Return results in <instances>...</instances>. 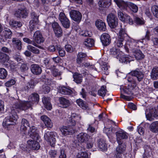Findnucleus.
I'll list each match as a JSON object with an SVG mask.
<instances>
[{
  "instance_id": "nucleus-26",
  "label": "nucleus",
  "mask_w": 158,
  "mask_h": 158,
  "mask_svg": "<svg viewBox=\"0 0 158 158\" xmlns=\"http://www.w3.org/2000/svg\"><path fill=\"white\" fill-rule=\"evenodd\" d=\"M29 126L28 121L24 118L22 119L21 125L20 127L21 132L23 134H26L27 133V127Z\"/></svg>"
},
{
  "instance_id": "nucleus-7",
  "label": "nucleus",
  "mask_w": 158,
  "mask_h": 158,
  "mask_svg": "<svg viewBox=\"0 0 158 158\" xmlns=\"http://www.w3.org/2000/svg\"><path fill=\"white\" fill-rule=\"evenodd\" d=\"M126 148V146L123 144H118L116 148L113 158H122Z\"/></svg>"
},
{
  "instance_id": "nucleus-12",
  "label": "nucleus",
  "mask_w": 158,
  "mask_h": 158,
  "mask_svg": "<svg viewBox=\"0 0 158 158\" xmlns=\"http://www.w3.org/2000/svg\"><path fill=\"white\" fill-rule=\"evenodd\" d=\"M60 131L62 135L66 136L73 135L75 132V130L69 126H63L60 128Z\"/></svg>"
},
{
  "instance_id": "nucleus-3",
  "label": "nucleus",
  "mask_w": 158,
  "mask_h": 158,
  "mask_svg": "<svg viewBox=\"0 0 158 158\" xmlns=\"http://www.w3.org/2000/svg\"><path fill=\"white\" fill-rule=\"evenodd\" d=\"M110 54L119 60L120 62L127 64L132 60L131 56L125 55L123 52L118 49L113 47L110 49Z\"/></svg>"
},
{
  "instance_id": "nucleus-51",
  "label": "nucleus",
  "mask_w": 158,
  "mask_h": 158,
  "mask_svg": "<svg viewBox=\"0 0 158 158\" xmlns=\"http://www.w3.org/2000/svg\"><path fill=\"white\" fill-rule=\"evenodd\" d=\"M7 75L6 70L3 68L0 69V79H4L6 78Z\"/></svg>"
},
{
  "instance_id": "nucleus-10",
  "label": "nucleus",
  "mask_w": 158,
  "mask_h": 158,
  "mask_svg": "<svg viewBox=\"0 0 158 158\" xmlns=\"http://www.w3.org/2000/svg\"><path fill=\"white\" fill-rule=\"evenodd\" d=\"M0 59L5 66L12 67V66H15L13 64V62L9 59V56L6 54L0 51Z\"/></svg>"
},
{
  "instance_id": "nucleus-8",
  "label": "nucleus",
  "mask_w": 158,
  "mask_h": 158,
  "mask_svg": "<svg viewBox=\"0 0 158 158\" xmlns=\"http://www.w3.org/2000/svg\"><path fill=\"white\" fill-rule=\"evenodd\" d=\"M108 25L111 28H114L118 25V19L113 14L110 13L107 17Z\"/></svg>"
},
{
  "instance_id": "nucleus-52",
  "label": "nucleus",
  "mask_w": 158,
  "mask_h": 158,
  "mask_svg": "<svg viewBox=\"0 0 158 158\" xmlns=\"http://www.w3.org/2000/svg\"><path fill=\"white\" fill-rule=\"evenodd\" d=\"M77 158H89L88 153L85 152H80L77 155Z\"/></svg>"
},
{
  "instance_id": "nucleus-25",
  "label": "nucleus",
  "mask_w": 158,
  "mask_h": 158,
  "mask_svg": "<svg viewBox=\"0 0 158 158\" xmlns=\"http://www.w3.org/2000/svg\"><path fill=\"white\" fill-rule=\"evenodd\" d=\"M31 72L35 75H39L42 72L41 67L37 64H33L31 65Z\"/></svg>"
},
{
  "instance_id": "nucleus-48",
  "label": "nucleus",
  "mask_w": 158,
  "mask_h": 158,
  "mask_svg": "<svg viewBox=\"0 0 158 158\" xmlns=\"http://www.w3.org/2000/svg\"><path fill=\"white\" fill-rule=\"evenodd\" d=\"M23 41L27 43L31 44L34 46L40 48H42V47L40 45H38L34 41H31L30 39L27 38H24L23 39Z\"/></svg>"
},
{
  "instance_id": "nucleus-41",
  "label": "nucleus",
  "mask_w": 158,
  "mask_h": 158,
  "mask_svg": "<svg viewBox=\"0 0 158 158\" xmlns=\"http://www.w3.org/2000/svg\"><path fill=\"white\" fill-rule=\"evenodd\" d=\"M73 77L74 81L77 83H80L82 81V76L81 74L75 73L73 75Z\"/></svg>"
},
{
  "instance_id": "nucleus-61",
  "label": "nucleus",
  "mask_w": 158,
  "mask_h": 158,
  "mask_svg": "<svg viewBox=\"0 0 158 158\" xmlns=\"http://www.w3.org/2000/svg\"><path fill=\"white\" fill-rule=\"evenodd\" d=\"M135 20L136 23L138 24L142 25L144 23V21L142 18L136 17L135 18Z\"/></svg>"
},
{
  "instance_id": "nucleus-16",
  "label": "nucleus",
  "mask_w": 158,
  "mask_h": 158,
  "mask_svg": "<svg viewBox=\"0 0 158 158\" xmlns=\"http://www.w3.org/2000/svg\"><path fill=\"white\" fill-rule=\"evenodd\" d=\"M52 27L56 37H59L62 36L63 33L62 29L57 23L55 22L52 23Z\"/></svg>"
},
{
  "instance_id": "nucleus-33",
  "label": "nucleus",
  "mask_w": 158,
  "mask_h": 158,
  "mask_svg": "<svg viewBox=\"0 0 158 158\" xmlns=\"http://www.w3.org/2000/svg\"><path fill=\"white\" fill-rule=\"evenodd\" d=\"M12 42L14 46L19 50H20L22 48V43L20 40L15 38L13 39Z\"/></svg>"
},
{
  "instance_id": "nucleus-64",
  "label": "nucleus",
  "mask_w": 158,
  "mask_h": 158,
  "mask_svg": "<svg viewBox=\"0 0 158 158\" xmlns=\"http://www.w3.org/2000/svg\"><path fill=\"white\" fill-rule=\"evenodd\" d=\"M137 130L139 133L140 135H143L144 132V129L139 126L137 127Z\"/></svg>"
},
{
  "instance_id": "nucleus-59",
  "label": "nucleus",
  "mask_w": 158,
  "mask_h": 158,
  "mask_svg": "<svg viewBox=\"0 0 158 158\" xmlns=\"http://www.w3.org/2000/svg\"><path fill=\"white\" fill-rule=\"evenodd\" d=\"M87 130L88 132L94 134L96 132V130L95 129L90 125H89V127L87 129Z\"/></svg>"
},
{
  "instance_id": "nucleus-63",
  "label": "nucleus",
  "mask_w": 158,
  "mask_h": 158,
  "mask_svg": "<svg viewBox=\"0 0 158 158\" xmlns=\"http://www.w3.org/2000/svg\"><path fill=\"white\" fill-rule=\"evenodd\" d=\"M35 86V84L33 81H31L29 82L27 84V88L26 89H28L30 88H33Z\"/></svg>"
},
{
  "instance_id": "nucleus-4",
  "label": "nucleus",
  "mask_w": 158,
  "mask_h": 158,
  "mask_svg": "<svg viewBox=\"0 0 158 158\" xmlns=\"http://www.w3.org/2000/svg\"><path fill=\"white\" fill-rule=\"evenodd\" d=\"M58 137L57 134L55 132H46L44 135V139L48 142H49L51 147H54L56 142L55 137Z\"/></svg>"
},
{
  "instance_id": "nucleus-49",
  "label": "nucleus",
  "mask_w": 158,
  "mask_h": 158,
  "mask_svg": "<svg viewBox=\"0 0 158 158\" xmlns=\"http://www.w3.org/2000/svg\"><path fill=\"white\" fill-rule=\"evenodd\" d=\"M135 58L138 60H140L143 58L144 56L141 51L140 50L137 51L134 54Z\"/></svg>"
},
{
  "instance_id": "nucleus-47",
  "label": "nucleus",
  "mask_w": 158,
  "mask_h": 158,
  "mask_svg": "<svg viewBox=\"0 0 158 158\" xmlns=\"http://www.w3.org/2000/svg\"><path fill=\"white\" fill-rule=\"evenodd\" d=\"M27 48L28 50L31 51L33 53L38 54L40 53V51L39 49L32 46L31 45H28L27 46Z\"/></svg>"
},
{
  "instance_id": "nucleus-30",
  "label": "nucleus",
  "mask_w": 158,
  "mask_h": 158,
  "mask_svg": "<svg viewBox=\"0 0 158 158\" xmlns=\"http://www.w3.org/2000/svg\"><path fill=\"white\" fill-rule=\"evenodd\" d=\"M94 40L92 39L87 38L85 39L83 43V45L87 48L93 47L94 45Z\"/></svg>"
},
{
  "instance_id": "nucleus-27",
  "label": "nucleus",
  "mask_w": 158,
  "mask_h": 158,
  "mask_svg": "<svg viewBox=\"0 0 158 158\" xmlns=\"http://www.w3.org/2000/svg\"><path fill=\"white\" fill-rule=\"evenodd\" d=\"M95 25L97 28L99 30L105 31L106 30L105 23L101 20H97L95 22Z\"/></svg>"
},
{
  "instance_id": "nucleus-34",
  "label": "nucleus",
  "mask_w": 158,
  "mask_h": 158,
  "mask_svg": "<svg viewBox=\"0 0 158 158\" xmlns=\"http://www.w3.org/2000/svg\"><path fill=\"white\" fill-rule=\"evenodd\" d=\"M58 92L63 94L70 95L72 94V91L65 87L62 86L59 87Z\"/></svg>"
},
{
  "instance_id": "nucleus-24",
  "label": "nucleus",
  "mask_w": 158,
  "mask_h": 158,
  "mask_svg": "<svg viewBox=\"0 0 158 158\" xmlns=\"http://www.w3.org/2000/svg\"><path fill=\"white\" fill-rule=\"evenodd\" d=\"M41 119L43 122L45 126L48 128H52L53 127V124L51 120L47 116L43 115L40 117Z\"/></svg>"
},
{
  "instance_id": "nucleus-38",
  "label": "nucleus",
  "mask_w": 158,
  "mask_h": 158,
  "mask_svg": "<svg viewBox=\"0 0 158 158\" xmlns=\"http://www.w3.org/2000/svg\"><path fill=\"white\" fill-rule=\"evenodd\" d=\"M86 56V54L85 53L82 52H79L77 56V63L80 64Z\"/></svg>"
},
{
  "instance_id": "nucleus-50",
  "label": "nucleus",
  "mask_w": 158,
  "mask_h": 158,
  "mask_svg": "<svg viewBox=\"0 0 158 158\" xmlns=\"http://www.w3.org/2000/svg\"><path fill=\"white\" fill-rule=\"evenodd\" d=\"M151 11L154 16L158 18V6L156 5H153L151 8Z\"/></svg>"
},
{
  "instance_id": "nucleus-17",
  "label": "nucleus",
  "mask_w": 158,
  "mask_h": 158,
  "mask_svg": "<svg viewBox=\"0 0 158 158\" xmlns=\"http://www.w3.org/2000/svg\"><path fill=\"white\" fill-rule=\"evenodd\" d=\"M15 15L17 18H25L27 15V13L25 7L21 8L15 11Z\"/></svg>"
},
{
  "instance_id": "nucleus-46",
  "label": "nucleus",
  "mask_w": 158,
  "mask_h": 158,
  "mask_svg": "<svg viewBox=\"0 0 158 158\" xmlns=\"http://www.w3.org/2000/svg\"><path fill=\"white\" fill-rule=\"evenodd\" d=\"M118 37H119V38H123L125 39V38L127 37V35L126 33L124 27L121 28L119 32Z\"/></svg>"
},
{
  "instance_id": "nucleus-60",
  "label": "nucleus",
  "mask_w": 158,
  "mask_h": 158,
  "mask_svg": "<svg viewBox=\"0 0 158 158\" xmlns=\"http://www.w3.org/2000/svg\"><path fill=\"white\" fill-rule=\"evenodd\" d=\"M65 48L66 51L69 52H72L73 51V49L72 46L69 44L65 45Z\"/></svg>"
},
{
  "instance_id": "nucleus-21",
  "label": "nucleus",
  "mask_w": 158,
  "mask_h": 158,
  "mask_svg": "<svg viewBox=\"0 0 158 158\" xmlns=\"http://www.w3.org/2000/svg\"><path fill=\"white\" fill-rule=\"evenodd\" d=\"M90 136L86 133L81 132L77 135V140L79 143H85Z\"/></svg>"
},
{
  "instance_id": "nucleus-31",
  "label": "nucleus",
  "mask_w": 158,
  "mask_h": 158,
  "mask_svg": "<svg viewBox=\"0 0 158 158\" xmlns=\"http://www.w3.org/2000/svg\"><path fill=\"white\" fill-rule=\"evenodd\" d=\"M150 76L153 80L158 79V67H155L152 69L150 73Z\"/></svg>"
},
{
  "instance_id": "nucleus-32",
  "label": "nucleus",
  "mask_w": 158,
  "mask_h": 158,
  "mask_svg": "<svg viewBox=\"0 0 158 158\" xmlns=\"http://www.w3.org/2000/svg\"><path fill=\"white\" fill-rule=\"evenodd\" d=\"M59 102L61 106L63 108H66L70 104L69 101L64 98H59Z\"/></svg>"
},
{
  "instance_id": "nucleus-22",
  "label": "nucleus",
  "mask_w": 158,
  "mask_h": 158,
  "mask_svg": "<svg viewBox=\"0 0 158 158\" xmlns=\"http://www.w3.org/2000/svg\"><path fill=\"white\" fill-rule=\"evenodd\" d=\"M140 40H135L134 39L130 38L127 42V45H128L129 48L132 49L135 48V47H139V43H142Z\"/></svg>"
},
{
  "instance_id": "nucleus-36",
  "label": "nucleus",
  "mask_w": 158,
  "mask_h": 158,
  "mask_svg": "<svg viewBox=\"0 0 158 158\" xmlns=\"http://www.w3.org/2000/svg\"><path fill=\"white\" fill-rule=\"evenodd\" d=\"M98 146L100 150L101 151H105L107 150V145L103 140L101 139L98 141Z\"/></svg>"
},
{
  "instance_id": "nucleus-29",
  "label": "nucleus",
  "mask_w": 158,
  "mask_h": 158,
  "mask_svg": "<svg viewBox=\"0 0 158 158\" xmlns=\"http://www.w3.org/2000/svg\"><path fill=\"white\" fill-rule=\"evenodd\" d=\"M111 0H100L98 2L99 7L102 8L108 7L111 5Z\"/></svg>"
},
{
  "instance_id": "nucleus-1",
  "label": "nucleus",
  "mask_w": 158,
  "mask_h": 158,
  "mask_svg": "<svg viewBox=\"0 0 158 158\" xmlns=\"http://www.w3.org/2000/svg\"><path fill=\"white\" fill-rule=\"evenodd\" d=\"M28 100V101H19L14 105L9 116L5 118L3 121L2 125L5 128L10 130L15 124L18 118L16 112H19L21 110H25L31 107L33 104L38 103L39 100V95L36 93H33L29 96Z\"/></svg>"
},
{
  "instance_id": "nucleus-54",
  "label": "nucleus",
  "mask_w": 158,
  "mask_h": 158,
  "mask_svg": "<svg viewBox=\"0 0 158 158\" xmlns=\"http://www.w3.org/2000/svg\"><path fill=\"white\" fill-rule=\"evenodd\" d=\"M82 67H85L87 68L90 69H94L96 71H97V69L96 68L94 65H91L89 63L84 62L82 64Z\"/></svg>"
},
{
  "instance_id": "nucleus-43",
  "label": "nucleus",
  "mask_w": 158,
  "mask_h": 158,
  "mask_svg": "<svg viewBox=\"0 0 158 158\" xmlns=\"http://www.w3.org/2000/svg\"><path fill=\"white\" fill-rule=\"evenodd\" d=\"M128 7L133 12L136 13L138 10V6L136 5L132 2H128Z\"/></svg>"
},
{
  "instance_id": "nucleus-18",
  "label": "nucleus",
  "mask_w": 158,
  "mask_h": 158,
  "mask_svg": "<svg viewBox=\"0 0 158 158\" xmlns=\"http://www.w3.org/2000/svg\"><path fill=\"white\" fill-rule=\"evenodd\" d=\"M33 39L35 42L38 44L43 43L44 41L42 34L39 31H36L35 32L33 36Z\"/></svg>"
},
{
  "instance_id": "nucleus-45",
  "label": "nucleus",
  "mask_w": 158,
  "mask_h": 158,
  "mask_svg": "<svg viewBox=\"0 0 158 158\" xmlns=\"http://www.w3.org/2000/svg\"><path fill=\"white\" fill-rule=\"evenodd\" d=\"M56 47L58 51L60 56L62 57L64 56L65 55V52L64 49L62 48L60 45H56Z\"/></svg>"
},
{
  "instance_id": "nucleus-53",
  "label": "nucleus",
  "mask_w": 158,
  "mask_h": 158,
  "mask_svg": "<svg viewBox=\"0 0 158 158\" xmlns=\"http://www.w3.org/2000/svg\"><path fill=\"white\" fill-rule=\"evenodd\" d=\"M58 152L57 150H51L49 152V155L51 158H56L58 156Z\"/></svg>"
},
{
  "instance_id": "nucleus-5",
  "label": "nucleus",
  "mask_w": 158,
  "mask_h": 158,
  "mask_svg": "<svg viewBox=\"0 0 158 158\" xmlns=\"http://www.w3.org/2000/svg\"><path fill=\"white\" fill-rule=\"evenodd\" d=\"M31 20L29 22V28L31 32L35 29L38 28L39 21L38 20L39 16L34 12H32L31 14Z\"/></svg>"
},
{
  "instance_id": "nucleus-39",
  "label": "nucleus",
  "mask_w": 158,
  "mask_h": 158,
  "mask_svg": "<svg viewBox=\"0 0 158 158\" xmlns=\"http://www.w3.org/2000/svg\"><path fill=\"white\" fill-rule=\"evenodd\" d=\"M95 140L90 136L88 139L85 143H86V147L88 149L92 148L94 145Z\"/></svg>"
},
{
  "instance_id": "nucleus-35",
  "label": "nucleus",
  "mask_w": 158,
  "mask_h": 158,
  "mask_svg": "<svg viewBox=\"0 0 158 158\" xmlns=\"http://www.w3.org/2000/svg\"><path fill=\"white\" fill-rule=\"evenodd\" d=\"M150 130L153 132L156 133L158 132V121L152 122L149 126Z\"/></svg>"
},
{
  "instance_id": "nucleus-56",
  "label": "nucleus",
  "mask_w": 158,
  "mask_h": 158,
  "mask_svg": "<svg viewBox=\"0 0 158 158\" xmlns=\"http://www.w3.org/2000/svg\"><path fill=\"white\" fill-rule=\"evenodd\" d=\"M52 73L53 75L55 77H59L62 74V72L56 68H54L53 69Z\"/></svg>"
},
{
  "instance_id": "nucleus-2",
  "label": "nucleus",
  "mask_w": 158,
  "mask_h": 158,
  "mask_svg": "<svg viewBox=\"0 0 158 158\" xmlns=\"http://www.w3.org/2000/svg\"><path fill=\"white\" fill-rule=\"evenodd\" d=\"M144 77L143 73L137 70L132 71L127 78L128 82V85L123 89V92L127 94H133V91L136 86V83L135 79L136 78L139 81H141Z\"/></svg>"
},
{
  "instance_id": "nucleus-37",
  "label": "nucleus",
  "mask_w": 158,
  "mask_h": 158,
  "mask_svg": "<svg viewBox=\"0 0 158 158\" xmlns=\"http://www.w3.org/2000/svg\"><path fill=\"white\" fill-rule=\"evenodd\" d=\"M9 24L12 27L14 28L20 27L22 25V23L20 22L16 21L13 19L10 20Z\"/></svg>"
},
{
  "instance_id": "nucleus-44",
  "label": "nucleus",
  "mask_w": 158,
  "mask_h": 158,
  "mask_svg": "<svg viewBox=\"0 0 158 158\" xmlns=\"http://www.w3.org/2000/svg\"><path fill=\"white\" fill-rule=\"evenodd\" d=\"M124 40L125 39L123 38H119V37H118V39L114 42L115 47H122L123 45V42Z\"/></svg>"
},
{
  "instance_id": "nucleus-58",
  "label": "nucleus",
  "mask_w": 158,
  "mask_h": 158,
  "mask_svg": "<svg viewBox=\"0 0 158 158\" xmlns=\"http://www.w3.org/2000/svg\"><path fill=\"white\" fill-rule=\"evenodd\" d=\"M108 68L109 66L107 64L103 65L102 68V71H103L104 74L106 75L109 74L108 71Z\"/></svg>"
},
{
  "instance_id": "nucleus-23",
  "label": "nucleus",
  "mask_w": 158,
  "mask_h": 158,
  "mask_svg": "<svg viewBox=\"0 0 158 158\" xmlns=\"http://www.w3.org/2000/svg\"><path fill=\"white\" fill-rule=\"evenodd\" d=\"M114 1L120 9L123 10L127 9L128 2H125L123 0H114Z\"/></svg>"
},
{
  "instance_id": "nucleus-62",
  "label": "nucleus",
  "mask_w": 158,
  "mask_h": 158,
  "mask_svg": "<svg viewBox=\"0 0 158 158\" xmlns=\"http://www.w3.org/2000/svg\"><path fill=\"white\" fill-rule=\"evenodd\" d=\"M42 90L45 94L48 93L50 90V88L49 86L44 85L43 86Z\"/></svg>"
},
{
  "instance_id": "nucleus-15",
  "label": "nucleus",
  "mask_w": 158,
  "mask_h": 158,
  "mask_svg": "<svg viewBox=\"0 0 158 158\" xmlns=\"http://www.w3.org/2000/svg\"><path fill=\"white\" fill-rule=\"evenodd\" d=\"M117 140L118 144H121L123 143L122 139H126L128 136L127 133L124 131L121 130L116 133Z\"/></svg>"
},
{
  "instance_id": "nucleus-57",
  "label": "nucleus",
  "mask_w": 158,
  "mask_h": 158,
  "mask_svg": "<svg viewBox=\"0 0 158 158\" xmlns=\"http://www.w3.org/2000/svg\"><path fill=\"white\" fill-rule=\"evenodd\" d=\"M16 81L14 79H11L7 82L5 84V86L6 87H10L12 85H14Z\"/></svg>"
},
{
  "instance_id": "nucleus-6",
  "label": "nucleus",
  "mask_w": 158,
  "mask_h": 158,
  "mask_svg": "<svg viewBox=\"0 0 158 158\" xmlns=\"http://www.w3.org/2000/svg\"><path fill=\"white\" fill-rule=\"evenodd\" d=\"M81 118V117L80 114L72 113L70 116H69L67 120L72 126H74L80 122Z\"/></svg>"
},
{
  "instance_id": "nucleus-20",
  "label": "nucleus",
  "mask_w": 158,
  "mask_h": 158,
  "mask_svg": "<svg viewBox=\"0 0 158 158\" xmlns=\"http://www.w3.org/2000/svg\"><path fill=\"white\" fill-rule=\"evenodd\" d=\"M30 139L27 142V144L33 150H38L40 148V146L39 143L35 140Z\"/></svg>"
},
{
  "instance_id": "nucleus-13",
  "label": "nucleus",
  "mask_w": 158,
  "mask_h": 158,
  "mask_svg": "<svg viewBox=\"0 0 158 158\" xmlns=\"http://www.w3.org/2000/svg\"><path fill=\"white\" fill-rule=\"evenodd\" d=\"M70 17L74 21L79 23L81 19L82 15L79 11L73 10H71L69 13Z\"/></svg>"
},
{
  "instance_id": "nucleus-55",
  "label": "nucleus",
  "mask_w": 158,
  "mask_h": 158,
  "mask_svg": "<svg viewBox=\"0 0 158 158\" xmlns=\"http://www.w3.org/2000/svg\"><path fill=\"white\" fill-rule=\"evenodd\" d=\"M106 90L105 86H102L98 92V94L101 96L104 97L106 93Z\"/></svg>"
},
{
  "instance_id": "nucleus-14",
  "label": "nucleus",
  "mask_w": 158,
  "mask_h": 158,
  "mask_svg": "<svg viewBox=\"0 0 158 158\" xmlns=\"http://www.w3.org/2000/svg\"><path fill=\"white\" fill-rule=\"evenodd\" d=\"M28 133L31 138L36 139L37 141H40V138L38 133V131L35 127L32 126L30 127V131Z\"/></svg>"
},
{
  "instance_id": "nucleus-19",
  "label": "nucleus",
  "mask_w": 158,
  "mask_h": 158,
  "mask_svg": "<svg viewBox=\"0 0 158 158\" xmlns=\"http://www.w3.org/2000/svg\"><path fill=\"white\" fill-rule=\"evenodd\" d=\"M100 39L103 45L107 46L110 43L111 39L110 35L107 33L103 34L101 36Z\"/></svg>"
},
{
  "instance_id": "nucleus-42",
  "label": "nucleus",
  "mask_w": 158,
  "mask_h": 158,
  "mask_svg": "<svg viewBox=\"0 0 158 158\" xmlns=\"http://www.w3.org/2000/svg\"><path fill=\"white\" fill-rule=\"evenodd\" d=\"M12 32L11 30L8 28H5L3 32V35L6 39L10 38L12 36Z\"/></svg>"
},
{
  "instance_id": "nucleus-40",
  "label": "nucleus",
  "mask_w": 158,
  "mask_h": 158,
  "mask_svg": "<svg viewBox=\"0 0 158 158\" xmlns=\"http://www.w3.org/2000/svg\"><path fill=\"white\" fill-rule=\"evenodd\" d=\"M76 103L80 107L83 109L86 110L88 108V105L86 103H85L81 99H79L77 100Z\"/></svg>"
},
{
  "instance_id": "nucleus-9",
  "label": "nucleus",
  "mask_w": 158,
  "mask_h": 158,
  "mask_svg": "<svg viewBox=\"0 0 158 158\" xmlns=\"http://www.w3.org/2000/svg\"><path fill=\"white\" fill-rule=\"evenodd\" d=\"M118 15L119 19L124 23H128L132 25L133 23L132 19L131 17L126 14H124L120 10L118 11Z\"/></svg>"
},
{
  "instance_id": "nucleus-28",
  "label": "nucleus",
  "mask_w": 158,
  "mask_h": 158,
  "mask_svg": "<svg viewBox=\"0 0 158 158\" xmlns=\"http://www.w3.org/2000/svg\"><path fill=\"white\" fill-rule=\"evenodd\" d=\"M42 102L45 108L48 110H50L52 109V105L50 103L49 98L44 97L42 98Z\"/></svg>"
},
{
  "instance_id": "nucleus-11",
  "label": "nucleus",
  "mask_w": 158,
  "mask_h": 158,
  "mask_svg": "<svg viewBox=\"0 0 158 158\" xmlns=\"http://www.w3.org/2000/svg\"><path fill=\"white\" fill-rule=\"evenodd\" d=\"M59 19L64 27L66 28H69L70 25V22L64 13L61 12L60 13Z\"/></svg>"
}]
</instances>
